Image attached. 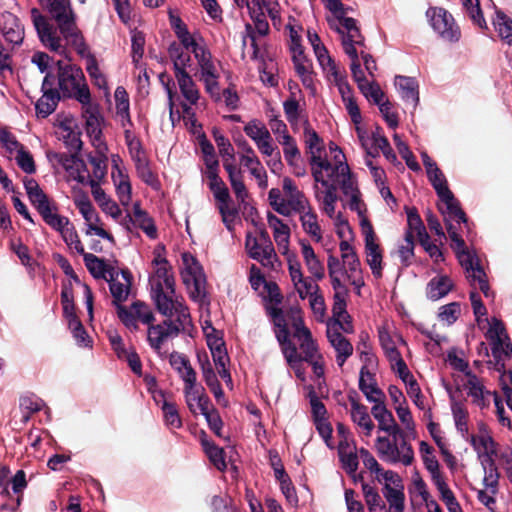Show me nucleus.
I'll use <instances>...</instances> for the list:
<instances>
[{
    "instance_id": "obj_1",
    "label": "nucleus",
    "mask_w": 512,
    "mask_h": 512,
    "mask_svg": "<svg viewBox=\"0 0 512 512\" xmlns=\"http://www.w3.org/2000/svg\"><path fill=\"white\" fill-rule=\"evenodd\" d=\"M304 141L310 153L311 173L314 179V198L321 201L326 210L332 211V204L335 199L334 183H339L340 189L348 198L349 208L361 214L363 204L360 199V192L342 150L331 143L329 149L333 154V161L323 158L322 139L308 123L304 128Z\"/></svg>"
},
{
    "instance_id": "obj_2",
    "label": "nucleus",
    "mask_w": 512,
    "mask_h": 512,
    "mask_svg": "<svg viewBox=\"0 0 512 512\" xmlns=\"http://www.w3.org/2000/svg\"><path fill=\"white\" fill-rule=\"evenodd\" d=\"M427 176L442 202L443 206H440L439 209L444 216L447 232L452 242L451 248L456 253L467 280L473 289L479 288L486 298H493L494 293L490 290L486 273L478 258L468 250L458 232L462 224L467 225V219L458 201L449 190L444 174L439 168H434L427 173Z\"/></svg>"
},
{
    "instance_id": "obj_3",
    "label": "nucleus",
    "mask_w": 512,
    "mask_h": 512,
    "mask_svg": "<svg viewBox=\"0 0 512 512\" xmlns=\"http://www.w3.org/2000/svg\"><path fill=\"white\" fill-rule=\"evenodd\" d=\"M47 8L57 23L55 26L34 8L31 11L33 25L44 47L60 56L69 58L68 47L84 36L76 24V15L70 0H47Z\"/></svg>"
},
{
    "instance_id": "obj_4",
    "label": "nucleus",
    "mask_w": 512,
    "mask_h": 512,
    "mask_svg": "<svg viewBox=\"0 0 512 512\" xmlns=\"http://www.w3.org/2000/svg\"><path fill=\"white\" fill-rule=\"evenodd\" d=\"M477 454V458L484 472L483 485L492 493H497L500 473L496 462L504 469L508 479L512 482V448L501 446L483 422L478 424V433L471 434L468 440Z\"/></svg>"
},
{
    "instance_id": "obj_5",
    "label": "nucleus",
    "mask_w": 512,
    "mask_h": 512,
    "mask_svg": "<svg viewBox=\"0 0 512 512\" xmlns=\"http://www.w3.org/2000/svg\"><path fill=\"white\" fill-rule=\"evenodd\" d=\"M171 26L179 39L176 43L183 48V51L193 54L197 66L195 76L203 82L205 90L211 96L219 95L220 73L216 61L207 48L203 38L199 34H191L186 24L175 16L170 17Z\"/></svg>"
},
{
    "instance_id": "obj_6",
    "label": "nucleus",
    "mask_w": 512,
    "mask_h": 512,
    "mask_svg": "<svg viewBox=\"0 0 512 512\" xmlns=\"http://www.w3.org/2000/svg\"><path fill=\"white\" fill-rule=\"evenodd\" d=\"M341 23L346 30V34L343 37V49L351 59L350 69L353 79L357 83L361 93L369 101L379 105L385 101V95L377 83L366 79L364 72L361 69L359 57L357 54V46H363V36L357 27L355 19L346 18L343 19Z\"/></svg>"
},
{
    "instance_id": "obj_7",
    "label": "nucleus",
    "mask_w": 512,
    "mask_h": 512,
    "mask_svg": "<svg viewBox=\"0 0 512 512\" xmlns=\"http://www.w3.org/2000/svg\"><path fill=\"white\" fill-rule=\"evenodd\" d=\"M281 186L282 189L272 188L268 192L269 204L276 213L291 217L309 208L310 200L293 179L284 177Z\"/></svg>"
},
{
    "instance_id": "obj_8",
    "label": "nucleus",
    "mask_w": 512,
    "mask_h": 512,
    "mask_svg": "<svg viewBox=\"0 0 512 512\" xmlns=\"http://www.w3.org/2000/svg\"><path fill=\"white\" fill-rule=\"evenodd\" d=\"M168 54L173 63L177 86L185 100L183 103L197 105L200 100V91L188 70L192 67L190 54L183 51V48L175 42L169 46Z\"/></svg>"
},
{
    "instance_id": "obj_9",
    "label": "nucleus",
    "mask_w": 512,
    "mask_h": 512,
    "mask_svg": "<svg viewBox=\"0 0 512 512\" xmlns=\"http://www.w3.org/2000/svg\"><path fill=\"white\" fill-rule=\"evenodd\" d=\"M374 447L378 456L387 463L410 466L414 462V450L406 440L403 430L387 436H378Z\"/></svg>"
},
{
    "instance_id": "obj_10",
    "label": "nucleus",
    "mask_w": 512,
    "mask_h": 512,
    "mask_svg": "<svg viewBox=\"0 0 512 512\" xmlns=\"http://www.w3.org/2000/svg\"><path fill=\"white\" fill-rule=\"evenodd\" d=\"M327 81L337 87L338 92L341 96L343 105L351 118V121L356 126V132L362 146H367V138L365 137V131L360 127L362 122V115L359 106L356 102L353 90L347 81V77L344 70H336L331 74L325 76Z\"/></svg>"
},
{
    "instance_id": "obj_11",
    "label": "nucleus",
    "mask_w": 512,
    "mask_h": 512,
    "mask_svg": "<svg viewBox=\"0 0 512 512\" xmlns=\"http://www.w3.org/2000/svg\"><path fill=\"white\" fill-rule=\"evenodd\" d=\"M327 81L337 87L338 92L341 96L343 105L351 118V121L356 126V132L362 146H367V138L365 137V131L360 127L362 122V115L359 106L356 102L353 90L347 81V77L344 70H336L331 74L325 76Z\"/></svg>"
},
{
    "instance_id": "obj_12",
    "label": "nucleus",
    "mask_w": 512,
    "mask_h": 512,
    "mask_svg": "<svg viewBox=\"0 0 512 512\" xmlns=\"http://www.w3.org/2000/svg\"><path fill=\"white\" fill-rule=\"evenodd\" d=\"M150 293L160 314L170 319L174 318L182 324L191 323L188 307L184 304L183 297L176 294L175 286L165 287Z\"/></svg>"
},
{
    "instance_id": "obj_13",
    "label": "nucleus",
    "mask_w": 512,
    "mask_h": 512,
    "mask_svg": "<svg viewBox=\"0 0 512 512\" xmlns=\"http://www.w3.org/2000/svg\"><path fill=\"white\" fill-rule=\"evenodd\" d=\"M190 324H182L177 320L167 318L161 323L151 324L147 327V342L150 348L160 356L167 355L168 342L176 338L182 330Z\"/></svg>"
},
{
    "instance_id": "obj_14",
    "label": "nucleus",
    "mask_w": 512,
    "mask_h": 512,
    "mask_svg": "<svg viewBox=\"0 0 512 512\" xmlns=\"http://www.w3.org/2000/svg\"><path fill=\"white\" fill-rule=\"evenodd\" d=\"M82 105V116L85 119V127L88 136L91 139L92 145L101 154L107 151V146L103 140L102 126L104 118L100 111V106L91 101V96L88 97L87 93L80 95V102Z\"/></svg>"
},
{
    "instance_id": "obj_15",
    "label": "nucleus",
    "mask_w": 512,
    "mask_h": 512,
    "mask_svg": "<svg viewBox=\"0 0 512 512\" xmlns=\"http://www.w3.org/2000/svg\"><path fill=\"white\" fill-rule=\"evenodd\" d=\"M58 86L64 97H73L80 102V95L87 93L91 96L90 90L85 82L82 69L76 65L58 62Z\"/></svg>"
},
{
    "instance_id": "obj_16",
    "label": "nucleus",
    "mask_w": 512,
    "mask_h": 512,
    "mask_svg": "<svg viewBox=\"0 0 512 512\" xmlns=\"http://www.w3.org/2000/svg\"><path fill=\"white\" fill-rule=\"evenodd\" d=\"M245 248L248 255L260 262L264 267L272 270L280 268L281 262L266 231H261L259 238L248 233L246 235Z\"/></svg>"
},
{
    "instance_id": "obj_17",
    "label": "nucleus",
    "mask_w": 512,
    "mask_h": 512,
    "mask_svg": "<svg viewBox=\"0 0 512 512\" xmlns=\"http://www.w3.org/2000/svg\"><path fill=\"white\" fill-rule=\"evenodd\" d=\"M181 276L190 297L194 301L202 300L205 295V274L200 263L190 253L182 254Z\"/></svg>"
},
{
    "instance_id": "obj_18",
    "label": "nucleus",
    "mask_w": 512,
    "mask_h": 512,
    "mask_svg": "<svg viewBox=\"0 0 512 512\" xmlns=\"http://www.w3.org/2000/svg\"><path fill=\"white\" fill-rule=\"evenodd\" d=\"M340 258V279L345 277L347 281L355 288L357 294H360L361 288L365 285L360 259L352 244L339 243Z\"/></svg>"
},
{
    "instance_id": "obj_19",
    "label": "nucleus",
    "mask_w": 512,
    "mask_h": 512,
    "mask_svg": "<svg viewBox=\"0 0 512 512\" xmlns=\"http://www.w3.org/2000/svg\"><path fill=\"white\" fill-rule=\"evenodd\" d=\"M327 269L330 283L334 291V303L332 308L333 319L349 318V315L346 311V298L348 296V289L344 282L340 279V261L334 254H329L327 257Z\"/></svg>"
},
{
    "instance_id": "obj_20",
    "label": "nucleus",
    "mask_w": 512,
    "mask_h": 512,
    "mask_svg": "<svg viewBox=\"0 0 512 512\" xmlns=\"http://www.w3.org/2000/svg\"><path fill=\"white\" fill-rule=\"evenodd\" d=\"M426 16L429 19L433 30L444 41L457 42L461 37V31L455 22L452 14L441 7H431L427 10Z\"/></svg>"
},
{
    "instance_id": "obj_21",
    "label": "nucleus",
    "mask_w": 512,
    "mask_h": 512,
    "mask_svg": "<svg viewBox=\"0 0 512 512\" xmlns=\"http://www.w3.org/2000/svg\"><path fill=\"white\" fill-rule=\"evenodd\" d=\"M153 272L149 277L150 292L175 286L172 268L165 257V247L157 245L153 251Z\"/></svg>"
},
{
    "instance_id": "obj_22",
    "label": "nucleus",
    "mask_w": 512,
    "mask_h": 512,
    "mask_svg": "<svg viewBox=\"0 0 512 512\" xmlns=\"http://www.w3.org/2000/svg\"><path fill=\"white\" fill-rule=\"evenodd\" d=\"M243 131L255 143L263 156H276L280 159V152L274 144L271 132L264 122L257 118L251 119L244 125Z\"/></svg>"
},
{
    "instance_id": "obj_23",
    "label": "nucleus",
    "mask_w": 512,
    "mask_h": 512,
    "mask_svg": "<svg viewBox=\"0 0 512 512\" xmlns=\"http://www.w3.org/2000/svg\"><path fill=\"white\" fill-rule=\"evenodd\" d=\"M74 204L85 220L86 235H97L110 242L114 241L113 236L103 228L101 218L87 195L83 194L75 197Z\"/></svg>"
},
{
    "instance_id": "obj_24",
    "label": "nucleus",
    "mask_w": 512,
    "mask_h": 512,
    "mask_svg": "<svg viewBox=\"0 0 512 512\" xmlns=\"http://www.w3.org/2000/svg\"><path fill=\"white\" fill-rule=\"evenodd\" d=\"M364 236L366 262L374 277L381 278L383 271V254L378 238L371 223L367 219L361 221Z\"/></svg>"
},
{
    "instance_id": "obj_25",
    "label": "nucleus",
    "mask_w": 512,
    "mask_h": 512,
    "mask_svg": "<svg viewBox=\"0 0 512 512\" xmlns=\"http://www.w3.org/2000/svg\"><path fill=\"white\" fill-rule=\"evenodd\" d=\"M117 314L121 322L131 331L138 330L139 322L148 327L155 320L149 305L140 301L133 302L128 307L118 305Z\"/></svg>"
},
{
    "instance_id": "obj_26",
    "label": "nucleus",
    "mask_w": 512,
    "mask_h": 512,
    "mask_svg": "<svg viewBox=\"0 0 512 512\" xmlns=\"http://www.w3.org/2000/svg\"><path fill=\"white\" fill-rule=\"evenodd\" d=\"M489 322V329L486 333L494 358L497 361L510 359L512 357V345L509 342L503 323L492 318Z\"/></svg>"
},
{
    "instance_id": "obj_27",
    "label": "nucleus",
    "mask_w": 512,
    "mask_h": 512,
    "mask_svg": "<svg viewBox=\"0 0 512 512\" xmlns=\"http://www.w3.org/2000/svg\"><path fill=\"white\" fill-rule=\"evenodd\" d=\"M288 272L293 287L301 300H305L320 290L318 281L312 276H305L297 257L289 259Z\"/></svg>"
},
{
    "instance_id": "obj_28",
    "label": "nucleus",
    "mask_w": 512,
    "mask_h": 512,
    "mask_svg": "<svg viewBox=\"0 0 512 512\" xmlns=\"http://www.w3.org/2000/svg\"><path fill=\"white\" fill-rule=\"evenodd\" d=\"M348 400L350 403L351 421L356 426V432L361 440L367 442L375 429V424L368 412V408L359 402L356 394H350Z\"/></svg>"
},
{
    "instance_id": "obj_29",
    "label": "nucleus",
    "mask_w": 512,
    "mask_h": 512,
    "mask_svg": "<svg viewBox=\"0 0 512 512\" xmlns=\"http://www.w3.org/2000/svg\"><path fill=\"white\" fill-rule=\"evenodd\" d=\"M267 223L272 231V236L277 249L279 253L286 258L287 263L291 257H297L290 251L291 229L289 225L270 212L267 214Z\"/></svg>"
},
{
    "instance_id": "obj_30",
    "label": "nucleus",
    "mask_w": 512,
    "mask_h": 512,
    "mask_svg": "<svg viewBox=\"0 0 512 512\" xmlns=\"http://www.w3.org/2000/svg\"><path fill=\"white\" fill-rule=\"evenodd\" d=\"M69 47H72L77 54L85 59L86 61V71L91 78V81L95 86L99 89L104 90L108 94V83L105 75L101 72L97 59L94 54L91 53L88 44L85 39H82Z\"/></svg>"
},
{
    "instance_id": "obj_31",
    "label": "nucleus",
    "mask_w": 512,
    "mask_h": 512,
    "mask_svg": "<svg viewBox=\"0 0 512 512\" xmlns=\"http://www.w3.org/2000/svg\"><path fill=\"white\" fill-rule=\"evenodd\" d=\"M293 336L299 342L300 349L304 354L302 359L312 360L314 357L319 355L318 347L315 341L312 339L310 330L304 325L303 320L300 316V312L296 311L293 317Z\"/></svg>"
},
{
    "instance_id": "obj_32",
    "label": "nucleus",
    "mask_w": 512,
    "mask_h": 512,
    "mask_svg": "<svg viewBox=\"0 0 512 512\" xmlns=\"http://www.w3.org/2000/svg\"><path fill=\"white\" fill-rule=\"evenodd\" d=\"M47 225L60 233L63 241L70 250H74L78 254H84V246L74 225L70 222L68 217L59 214Z\"/></svg>"
},
{
    "instance_id": "obj_33",
    "label": "nucleus",
    "mask_w": 512,
    "mask_h": 512,
    "mask_svg": "<svg viewBox=\"0 0 512 512\" xmlns=\"http://www.w3.org/2000/svg\"><path fill=\"white\" fill-rule=\"evenodd\" d=\"M338 188H340L339 183H334V191L333 192H334L335 199L332 204V211L326 210L325 205L318 199H315V200L318 203L320 210L325 215H327L330 219H332L334 221L335 232L340 239V243L346 242L347 244H352L351 242L354 239V234H353L351 226L349 225L347 219H345L341 213L336 214V204L338 201V195H337Z\"/></svg>"
},
{
    "instance_id": "obj_34",
    "label": "nucleus",
    "mask_w": 512,
    "mask_h": 512,
    "mask_svg": "<svg viewBox=\"0 0 512 512\" xmlns=\"http://www.w3.org/2000/svg\"><path fill=\"white\" fill-rule=\"evenodd\" d=\"M206 341L219 376L227 383V385L232 384L230 372L226 368V365L229 362V357L220 333L214 336L208 335Z\"/></svg>"
},
{
    "instance_id": "obj_35",
    "label": "nucleus",
    "mask_w": 512,
    "mask_h": 512,
    "mask_svg": "<svg viewBox=\"0 0 512 512\" xmlns=\"http://www.w3.org/2000/svg\"><path fill=\"white\" fill-rule=\"evenodd\" d=\"M378 338L390 366L403 359L398 346L405 342L400 334L385 324L378 328Z\"/></svg>"
},
{
    "instance_id": "obj_36",
    "label": "nucleus",
    "mask_w": 512,
    "mask_h": 512,
    "mask_svg": "<svg viewBox=\"0 0 512 512\" xmlns=\"http://www.w3.org/2000/svg\"><path fill=\"white\" fill-rule=\"evenodd\" d=\"M41 90L43 95L36 102L35 108L38 116L43 118L52 114L60 99L59 92L54 88V77L47 74L42 82Z\"/></svg>"
},
{
    "instance_id": "obj_37",
    "label": "nucleus",
    "mask_w": 512,
    "mask_h": 512,
    "mask_svg": "<svg viewBox=\"0 0 512 512\" xmlns=\"http://www.w3.org/2000/svg\"><path fill=\"white\" fill-rule=\"evenodd\" d=\"M0 33L7 43L14 46L21 45L25 36L24 27L19 18L10 12L0 15Z\"/></svg>"
},
{
    "instance_id": "obj_38",
    "label": "nucleus",
    "mask_w": 512,
    "mask_h": 512,
    "mask_svg": "<svg viewBox=\"0 0 512 512\" xmlns=\"http://www.w3.org/2000/svg\"><path fill=\"white\" fill-rule=\"evenodd\" d=\"M336 327V324H327L326 334L330 345L336 352V362L339 367H342L352 356L354 348L341 332H336Z\"/></svg>"
},
{
    "instance_id": "obj_39",
    "label": "nucleus",
    "mask_w": 512,
    "mask_h": 512,
    "mask_svg": "<svg viewBox=\"0 0 512 512\" xmlns=\"http://www.w3.org/2000/svg\"><path fill=\"white\" fill-rule=\"evenodd\" d=\"M300 252L305 264V267L316 280H323L325 277V266L320 258L317 256L314 248L307 239L299 240Z\"/></svg>"
},
{
    "instance_id": "obj_40",
    "label": "nucleus",
    "mask_w": 512,
    "mask_h": 512,
    "mask_svg": "<svg viewBox=\"0 0 512 512\" xmlns=\"http://www.w3.org/2000/svg\"><path fill=\"white\" fill-rule=\"evenodd\" d=\"M468 396L472 398V403L481 409L490 405V396L494 393L487 390L482 381L473 373L467 372V382L464 384Z\"/></svg>"
},
{
    "instance_id": "obj_41",
    "label": "nucleus",
    "mask_w": 512,
    "mask_h": 512,
    "mask_svg": "<svg viewBox=\"0 0 512 512\" xmlns=\"http://www.w3.org/2000/svg\"><path fill=\"white\" fill-rule=\"evenodd\" d=\"M303 232L315 243L323 240V229L319 217L312 205L297 213Z\"/></svg>"
},
{
    "instance_id": "obj_42",
    "label": "nucleus",
    "mask_w": 512,
    "mask_h": 512,
    "mask_svg": "<svg viewBox=\"0 0 512 512\" xmlns=\"http://www.w3.org/2000/svg\"><path fill=\"white\" fill-rule=\"evenodd\" d=\"M186 405L194 415L202 414L210 406V400L201 384L183 387Z\"/></svg>"
},
{
    "instance_id": "obj_43",
    "label": "nucleus",
    "mask_w": 512,
    "mask_h": 512,
    "mask_svg": "<svg viewBox=\"0 0 512 512\" xmlns=\"http://www.w3.org/2000/svg\"><path fill=\"white\" fill-rule=\"evenodd\" d=\"M419 454L423 461L425 469L430 474L431 480L434 485L445 480L443 473L440 470V464L434 455V448L426 441H420Z\"/></svg>"
},
{
    "instance_id": "obj_44",
    "label": "nucleus",
    "mask_w": 512,
    "mask_h": 512,
    "mask_svg": "<svg viewBox=\"0 0 512 512\" xmlns=\"http://www.w3.org/2000/svg\"><path fill=\"white\" fill-rule=\"evenodd\" d=\"M373 403L374 406L371 409V413L378 423L379 431L385 432L389 435L392 433H398V431L402 430L394 419L392 412L385 406L384 399Z\"/></svg>"
},
{
    "instance_id": "obj_45",
    "label": "nucleus",
    "mask_w": 512,
    "mask_h": 512,
    "mask_svg": "<svg viewBox=\"0 0 512 512\" xmlns=\"http://www.w3.org/2000/svg\"><path fill=\"white\" fill-rule=\"evenodd\" d=\"M308 40L313 47L314 54L325 76L339 69L326 47L322 44L317 33L308 31Z\"/></svg>"
},
{
    "instance_id": "obj_46",
    "label": "nucleus",
    "mask_w": 512,
    "mask_h": 512,
    "mask_svg": "<svg viewBox=\"0 0 512 512\" xmlns=\"http://www.w3.org/2000/svg\"><path fill=\"white\" fill-rule=\"evenodd\" d=\"M58 163L68 172L69 177L79 183H84L87 179V170L85 164L79 158L69 154H57Z\"/></svg>"
},
{
    "instance_id": "obj_47",
    "label": "nucleus",
    "mask_w": 512,
    "mask_h": 512,
    "mask_svg": "<svg viewBox=\"0 0 512 512\" xmlns=\"http://www.w3.org/2000/svg\"><path fill=\"white\" fill-rule=\"evenodd\" d=\"M395 87L401 99L416 108L419 102V91L417 81L412 77L396 76Z\"/></svg>"
},
{
    "instance_id": "obj_48",
    "label": "nucleus",
    "mask_w": 512,
    "mask_h": 512,
    "mask_svg": "<svg viewBox=\"0 0 512 512\" xmlns=\"http://www.w3.org/2000/svg\"><path fill=\"white\" fill-rule=\"evenodd\" d=\"M359 389L369 402H378L384 399L383 392L377 386L375 370L360 369Z\"/></svg>"
},
{
    "instance_id": "obj_49",
    "label": "nucleus",
    "mask_w": 512,
    "mask_h": 512,
    "mask_svg": "<svg viewBox=\"0 0 512 512\" xmlns=\"http://www.w3.org/2000/svg\"><path fill=\"white\" fill-rule=\"evenodd\" d=\"M110 291L115 301H125L130 292L131 274L129 271L122 270L120 273L116 271L113 277H109Z\"/></svg>"
},
{
    "instance_id": "obj_50",
    "label": "nucleus",
    "mask_w": 512,
    "mask_h": 512,
    "mask_svg": "<svg viewBox=\"0 0 512 512\" xmlns=\"http://www.w3.org/2000/svg\"><path fill=\"white\" fill-rule=\"evenodd\" d=\"M83 256V260L88 271L93 275V277L98 279H106L109 277H113L116 274V269L106 263L103 259L95 256L92 253L81 254Z\"/></svg>"
},
{
    "instance_id": "obj_51",
    "label": "nucleus",
    "mask_w": 512,
    "mask_h": 512,
    "mask_svg": "<svg viewBox=\"0 0 512 512\" xmlns=\"http://www.w3.org/2000/svg\"><path fill=\"white\" fill-rule=\"evenodd\" d=\"M29 200L46 224L59 215L57 205L42 190L29 196Z\"/></svg>"
},
{
    "instance_id": "obj_52",
    "label": "nucleus",
    "mask_w": 512,
    "mask_h": 512,
    "mask_svg": "<svg viewBox=\"0 0 512 512\" xmlns=\"http://www.w3.org/2000/svg\"><path fill=\"white\" fill-rule=\"evenodd\" d=\"M116 117L123 128L131 127L130 102L126 89L118 86L114 93Z\"/></svg>"
},
{
    "instance_id": "obj_53",
    "label": "nucleus",
    "mask_w": 512,
    "mask_h": 512,
    "mask_svg": "<svg viewBox=\"0 0 512 512\" xmlns=\"http://www.w3.org/2000/svg\"><path fill=\"white\" fill-rule=\"evenodd\" d=\"M454 283L447 275H437L433 277L426 288L427 297L430 300L437 301L445 297L453 288Z\"/></svg>"
},
{
    "instance_id": "obj_54",
    "label": "nucleus",
    "mask_w": 512,
    "mask_h": 512,
    "mask_svg": "<svg viewBox=\"0 0 512 512\" xmlns=\"http://www.w3.org/2000/svg\"><path fill=\"white\" fill-rule=\"evenodd\" d=\"M338 454L343 468L347 473H355L358 469V456L353 441H339Z\"/></svg>"
},
{
    "instance_id": "obj_55",
    "label": "nucleus",
    "mask_w": 512,
    "mask_h": 512,
    "mask_svg": "<svg viewBox=\"0 0 512 512\" xmlns=\"http://www.w3.org/2000/svg\"><path fill=\"white\" fill-rule=\"evenodd\" d=\"M133 221L150 239L157 238L158 232L153 219L141 209L138 202L133 205Z\"/></svg>"
},
{
    "instance_id": "obj_56",
    "label": "nucleus",
    "mask_w": 512,
    "mask_h": 512,
    "mask_svg": "<svg viewBox=\"0 0 512 512\" xmlns=\"http://www.w3.org/2000/svg\"><path fill=\"white\" fill-rule=\"evenodd\" d=\"M451 411H452L453 420H454L455 427H456L457 431L462 435L463 438H465L468 441L469 437L471 435L469 434V427H468L469 413H468L467 408L461 402L452 401Z\"/></svg>"
},
{
    "instance_id": "obj_57",
    "label": "nucleus",
    "mask_w": 512,
    "mask_h": 512,
    "mask_svg": "<svg viewBox=\"0 0 512 512\" xmlns=\"http://www.w3.org/2000/svg\"><path fill=\"white\" fill-rule=\"evenodd\" d=\"M269 315L271 316L273 323L276 327V337L279 343L281 344V348L283 345L287 343H292L289 340V330L287 327V322L285 320L283 311L277 306H271L268 309Z\"/></svg>"
},
{
    "instance_id": "obj_58",
    "label": "nucleus",
    "mask_w": 512,
    "mask_h": 512,
    "mask_svg": "<svg viewBox=\"0 0 512 512\" xmlns=\"http://www.w3.org/2000/svg\"><path fill=\"white\" fill-rule=\"evenodd\" d=\"M11 484H12V490L15 494H17V497L15 498V500H11V501H7V502L3 503L1 505V508L4 510L14 511L20 506L21 500H22L21 494L27 486L25 472L23 470H18L16 472V474L13 476V478L11 480Z\"/></svg>"
},
{
    "instance_id": "obj_59",
    "label": "nucleus",
    "mask_w": 512,
    "mask_h": 512,
    "mask_svg": "<svg viewBox=\"0 0 512 512\" xmlns=\"http://www.w3.org/2000/svg\"><path fill=\"white\" fill-rule=\"evenodd\" d=\"M162 397V412L166 425L171 429H179L182 426V420L179 416L178 409L175 403L169 402L163 391L159 392Z\"/></svg>"
},
{
    "instance_id": "obj_60",
    "label": "nucleus",
    "mask_w": 512,
    "mask_h": 512,
    "mask_svg": "<svg viewBox=\"0 0 512 512\" xmlns=\"http://www.w3.org/2000/svg\"><path fill=\"white\" fill-rule=\"evenodd\" d=\"M201 444L211 463L218 470L224 471L227 467L224 450L206 438L201 440Z\"/></svg>"
},
{
    "instance_id": "obj_61",
    "label": "nucleus",
    "mask_w": 512,
    "mask_h": 512,
    "mask_svg": "<svg viewBox=\"0 0 512 512\" xmlns=\"http://www.w3.org/2000/svg\"><path fill=\"white\" fill-rule=\"evenodd\" d=\"M293 64L297 75L302 81V84L312 93H315L314 77L310 60L306 57L304 59L293 61Z\"/></svg>"
},
{
    "instance_id": "obj_62",
    "label": "nucleus",
    "mask_w": 512,
    "mask_h": 512,
    "mask_svg": "<svg viewBox=\"0 0 512 512\" xmlns=\"http://www.w3.org/2000/svg\"><path fill=\"white\" fill-rule=\"evenodd\" d=\"M282 352L288 365L295 371L296 376L304 380V371L301 367L304 360L298 353L296 346L293 343H287L283 345Z\"/></svg>"
},
{
    "instance_id": "obj_63",
    "label": "nucleus",
    "mask_w": 512,
    "mask_h": 512,
    "mask_svg": "<svg viewBox=\"0 0 512 512\" xmlns=\"http://www.w3.org/2000/svg\"><path fill=\"white\" fill-rule=\"evenodd\" d=\"M124 136L130 157L134 163L147 158L141 141L130 130V127L124 128Z\"/></svg>"
},
{
    "instance_id": "obj_64",
    "label": "nucleus",
    "mask_w": 512,
    "mask_h": 512,
    "mask_svg": "<svg viewBox=\"0 0 512 512\" xmlns=\"http://www.w3.org/2000/svg\"><path fill=\"white\" fill-rule=\"evenodd\" d=\"M494 26L499 37L507 44L512 45V20L503 12H497Z\"/></svg>"
}]
</instances>
